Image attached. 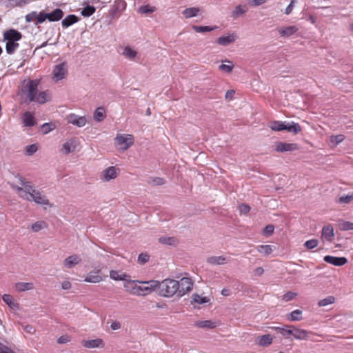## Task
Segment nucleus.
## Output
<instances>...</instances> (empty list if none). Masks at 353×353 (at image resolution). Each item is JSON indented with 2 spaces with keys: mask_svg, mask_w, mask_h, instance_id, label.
Segmentation results:
<instances>
[{
  "mask_svg": "<svg viewBox=\"0 0 353 353\" xmlns=\"http://www.w3.org/2000/svg\"><path fill=\"white\" fill-rule=\"evenodd\" d=\"M239 210L241 214H247L250 212V208L246 204H241L239 206Z\"/></svg>",
  "mask_w": 353,
  "mask_h": 353,
  "instance_id": "obj_56",
  "label": "nucleus"
},
{
  "mask_svg": "<svg viewBox=\"0 0 353 353\" xmlns=\"http://www.w3.org/2000/svg\"><path fill=\"white\" fill-rule=\"evenodd\" d=\"M302 319V311L295 310L291 312L288 316V320L290 321H297Z\"/></svg>",
  "mask_w": 353,
  "mask_h": 353,
  "instance_id": "obj_38",
  "label": "nucleus"
},
{
  "mask_svg": "<svg viewBox=\"0 0 353 353\" xmlns=\"http://www.w3.org/2000/svg\"><path fill=\"white\" fill-rule=\"evenodd\" d=\"M42 129L45 134L48 133L49 132L52 131L54 128H52L51 124L48 123H46L42 125Z\"/></svg>",
  "mask_w": 353,
  "mask_h": 353,
  "instance_id": "obj_64",
  "label": "nucleus"
},
{
  "mask_svg": "<svg viewBox=\"0 0 353 353\" xmlns=\"http://www.w3.org/2000/svg\"><path fill=\"white\" fill-rule=\"evenodd\" d=\"M334 302L335 298L333 296H328L326 298L320 300L318 303V305L319 307H325L334 303Z\"/></svg>",
  "mask_w": 353,
  "mask_h": 353,
  "instance_id": "obj_42",
  "label": "nucleus"
},
{
  "mask_svg": "<svg viewBox=\"0 0 353 353\" xmlns=\"http://www.w3.org/2000/svg\"><path fill=\"white\" fill-rule=\"evenodd\" d=\"M3 39L8 41H19L22 38V34L20 32L14 29H10L3 32Z\"/></svg>",
  "mask_w": 353,
  "mask_h": 353,
  "instance_id": "obj_12",
  "label": "nucleus"
},
{
  "mask_svg": "<svg viewBox=\"0 0 353 353\" xmlns=\"http://www.w3.org/2000/svg\"><path fill=\"white\" fill-rule=\"evenodd\" d=\"M50 99V94L47 91H42L37 94L33 102L44 103Z\"/></svg>",
  "mask_w": 353,
  "mask_h": 353,
  "instance_id": "obj_31",
  "label": "nucleus"
},
{
  "mask_svg": "<svg viewBox=\"0 0 353 353\" xmlns=\"http://www.w3.org/2000/svg\"><path fill=\"white\" fill-rule=\"evenodd\" d=\"M46 223L43 221H37L32 225L31 229L33 232H38L40 230L43 229L45 226Z\"/></svg>",
  "mask_w": 353,
  "mask_h": 353,
  "instance_id": "obj_53",
  "label": "nucleus"
},
{
  "mask_svg": "<svg viewBox=\"0 0 353 353\" xmlns=\"http://www.w3.org/2000/svg\"><path fill=\"white\" fill-rule=\"evenodd\" d=\"M273 337L270 334L259 336L256 339V343L261 347H268L272 343Z\"/></svg>",
  "mask_w": 353,
  "mask_h": 353,
  "instance_id": "obj_23",
  "label": "nucleus"
},
{
  "mask_svg": "<svg viewBox=\"0 0 353 353\" xmlns=\"http://www.w3.org/2000/svg\"><path fill=\"white\" fill-rule=\"evenodd\" d=\"M81 262V258L78 254H72L66 257L63 261V267L66 269H72Z\"/></svg>",
  "mask_w": 353,
  "mask_h": 353,
  "instance_id": "obj_10",
  "label": "nucleus"
},
{
  "mask_svg": "<svg viewBox=\"0 0 353 353\" xmlns=\"http://www.w3.org/2000/svg\"><path fill=\"white\" fill-rule=\"evenodd\" d=\"M192 300L195 303L197 304H204L210 301V299L208 297L202 296L198 294H194L192 295Z\"/></svg>",
  "mask_w": 353,
  "mask_h": 353,
  "instance_id": "obj_41",
  "label": "nucleus"
},
{
  "mask_svg": "<svg viewBox=\"0 0 353 353\" xmlns=\"http://www.w3.org/2000/svg\"><path fill=\"white\" fill-rule=\"evenodd\" d=\"M70 341V337L67 335L61 336L58 339L57 342L59 344L66 343Z\"/></svg>",
  "mask_w": 353,
  "mask_h": 353,
  "instance_id": "obj_63",
  "label": "nucleus"
},
{
  "mask_svg": "<svg viewBox=\"0 0 353 353\" xmlns=\"http://www.w3.org/2000/svg\"><path fill=\"white\" fill-rule=\"evenodd\" d=\"M297 149V145L295 143H287L283 142H279L275 146V150L276 152H287L292 151Z\"/></svg>",
  "mask_w": 353,
  "mask_h": 353,
  "instance_id": "obj_21",
  "label": "nucleus"
},
{
  "mask_svg": "<svg viewBox=\"0 0 353 353\" xmlns=\"http://www.w3.org/2000/svg\"><path fill=\"white\" fill-rule=\"evenodd\" d=\"M237 39V35L235 33H231L225 36L219 37L216 42L222 46H227L234 43Z\"/></svg>",
  "mask_w": 353,
  "mask_h": 353,
  "instance_id": "obj_13",
  "label": "nucleus"
},
{
  "mask_svg": "<svg viewBox=\"0 0 353 353\" xmlns=\"http://www.w3.org/2000/svg\"><path fill=\"white\" fill-rule=\"evenodd\" d=\"M22 187L14 185L13 189L18 195L23 199L29 201H34L37 204L42 205H50L49 200L47 196L40 190H37L31 183V182L20 179Z\"/></svg>",
  "mask_w": 353,
  "mask_h": 353,
  "instance_id": "obj_1",
  "label": "nucleus"
},
{
  "mask_svg": "<svg viewBox=\"0 0 353 353\" xmlns=\"http://www.w3.org/2000/svg\"><path fill=\"white\" fill-rule=\"evenodd\" d=\"M3 301L12 310L19 308V303L15 302L13 297L10 294H4L2 297Z\"/></svg>",
  "mask_w": 353,
  "mask_h": 353,
  "instance_id": "obj_29",
  "label": "nucleus"
},
{
  "mask_svg": "<svg viewBox=\"0 0 353 353\" xmlns=\"http://www.w3.org/2000/svg\"><path fill=\"white\" fill-rule=\"evenodd\" d=\"M256 250L259 252H260L261 254H262L264 256H268V255L270 254L273 251L272 245H259L256 248Z\"/></svg>",
  "mask_w": 353,
  "mask_h": 353,
  "instance_id": "obj_39",
  "label": "nucleus"
},
{
  "mask_svg": "<svg viewBox=\"0 0 353 353\" xmlns=\"http://www.w3.org/2000/svg\"><path fill=\"white\" fill-rule=\"evenodd\" d=\"M39 81L37 80H30L26 84L23 89V92L30 101H33L38 94Z\"/></svg>",
  "mask_w": 353,
  "mask_h": 353,
  "instance_id": "obj_5",
  "label": "nucleus"
},
{
  "mask_svg": "<svg viewBox=\"0 0 353 353\" xmlns=\"http://www.w3.org/2000/svg\"><path fill=\"white\" fill-rule=\"evenodd\" d=\"M296 1L295 0H291L290 4L287 6V8L285 10V14H290L295 5Z\"/></svg>",
  "mask_w": 353,
  "mask_h": 353,
  "instance_id": "obj_60",
  "label": "nucleus"
},
{
  "mask_svg": "<svg viewBox=\"0 0 353 353\" xmlns=\"http://www.w3.org/2000/svg\"><path fill=\"white\" fill-rule=\"evenodd\" d=\"M115 143L120 146L122 150H126L134 144V137L132 134H118L115 139Z\"/></svg>",
  "mask_w": 353,
  "mask_h": 353,
  "instance_id": "obj_4",
  "label": "nucleus"
},
{
  "mask_svg": "<svg viewBox=\"0 0 353 353\" xmlns=\"http://www.w3.org/2000/svg\"><path fill=\"white\" fill-rule=\"evenodd\" d=\"M94 119L97 122L102 121L105 117V110L103 107L97 108L93 115Z\"/></svg>",
  "mask_w": 353,
  "mask_h": 353,
  "instance_id": "obj_30",
  "label": "nucleus"
},
{
  "mask_svg": "<svg viewBox=\"0 0 353 353\" xmlns=\"http://www.w3.org/2000/svg\"><path fill=\"white\" fill-rule=\"evenodd\" d=\"M79 21V18L74 14H69L62 20L61 24L64 28H68Z\"/></svg>",
  "mask_w": 353,
  "mask_h": 353,
  "instance_id": "obj_28",
  "label": "nucleus"
},
{
  "mask_svg": "<svg viewBox=\"0 0 353 353\" xmlns=\"http://www.w3.org/2000/svg\"><path fill=\"white\" fill-rule=\"evenodd\" d=\"M298 30L299 28L296 26H290L277 29V31L281 37H289L296 33Z\"/></svg>",
  "mask_w": 353,
  "mask_h": 353,
  "instance_id": "obj_16",
  "label": "nucleus"
},
{
  "mask_svg": "<svg viewBox=\"0 0 353 353\" xmlns=\"http://www.w3.org/2000/svg\"><path fill=\"white\" fill-rule=\"evenodd\" d=\"M285 122H282L280 121H274L269 124V127L273 131L280 132L285 130Z\"/></svg>",
  "mask_w": 353,
  "mask_h": 353,
  "instance_id": "obj_34",
  "label": "nucleus"
},
{
  "mask_svg": "<svg viewBox=\"0 0 353 353\" xmlns=\"http://www.w3.org/2000/svg\"><path fill=\"white\" fill-rule=\"evenodd\" d=\"M47 20L46 13L43 12H36V19L34 24L39 25L43 23Z\"/></svg>",
  "mask_w": 353,
  "mask_h": 353,
  "instance_id": "obj_49",
  "label": "nucleus"
},
{
  "mask_svg": "<svg viewBox=\"0 0 353 353\" xmlns=\"http://www.w3.org/2000/svg\"><path fill=\"white\" fill-rule=\"evenodd\" d=\"M156 10V8L154 6H150L149 5L142 6L139 8L138 12L141 14H149L152 13Z\"/></svg>",
  "mask_w": 353,
  "mask_h": 353,
  "instance_id": "obj_48",
  "label": "nucleus"
},
{
  "mask_svg": "<svg viewBox=\"0 0 353 353\" xmlns=\"http://www.w3.org/2000/svg\"><path fill=\"white\" fill-rule=\"evenodd\" d=\"M319 244V241L317 239H313L310 240H307L304 243V247L307 250H312L317 247Z\"/></svg>",
  "mask_w": 353,
  "mask_h": 353,
  "instance_id": "obj_50",
  "label": "nucleus"
},
{
  "mask_svg": "<svg viewBox=\"0 0 353 353\" xmlns=\"http://www.w3.org/2000/svg\"><path fill=\"white\" fill-rule=\"evenodd\" d=\"M34 288V284L28 282H19L14 285L15 290L19 292L32 290Z\"/></svg>",
  "mask_w": 353,
  "mask_h": 353,
  "instance_id": "obj_24",
  "label": "nucleus"
},
{
  "mask_svg": "<svg viewBox=\"0 0 353 353\" xmlns=\"http://www.w3.org/2000/svg\"><path fill=\"white\" fill-rule=\"evenodd\" d=\"M228 261V258L224 256H212L207 259L208 263L212 265H223Z\"/></svg>",
  "mask_w": 353,
  "mask_h": 353,
  "instance_id": "obj_25",
  "label": "nucleus"
},
{
  "mask_svg": "<svg viewBox=\"0 0 353 353\" xmlns=\"http://www.w3.org/2000/svg\"><path fill=\"white\" fill-rule=\"evenodd\" d=\"M178 296L181 297L192 290L193 281L188 277H183L178 281Z\"/></svg>",
  "mask_w": 353,
  "mask_h": 353,
  "instance_id": "obj_6",
  "label": "nucleus"
},
{
  "mask_svg": "<svg viewBox=\"0 0 353 353\" xmlns=\"http://www.w3.org/2000/svg\"><path fill=\"white\" fill-rule=\"evenodd\" d=\"M150 256L146 253H141L138 256V263L144 264L149 261Z\"/></svg>",
  "mask_w": 353,
  "mask_h": 353,
  "instance_id": "obj_55",
  "label": "nucleus"
},
{
  "mask_svg": "<svg viewBox=\"0 0 353 353\" xmlns=\"http://www.w3.org/2000/svg\"><path fill=\"white\" fill-rule=\"evenodd\" d=\"M61 285L63 290H67L72 288V283L69 280H65L61 282Z\"/></svg>",
  "mask_w": 353,
  "mask_h": 353,
  "instance_id": "obj_62",
  "label": "nucleus"
},
{
  "mask_svg": "<svg viewBox=\"0 0 353 353\" xmlns=\"http://www.w3.org/2000/svg\"><path fill=\"white\" fill-rule=\"evenodd\" d=\"M47 20L50 22L58 21L63 17V12L60 8H56L52 12L46 13Z\"/></svg>",
  "mask_w": 353,
  "mask_h": 353,
  "instance_id": "obj_22",
  "label": "nucleus"
},
{
  "mask_svg": "<svg viewBox=\"0 0 353 353\" xmlns=\"http://www.w3.org/2000/svg\"><path fill=\"white\" fill-rule=\"evenodd\" d=\"M157 284L155 286V290L159 288V294L162 296L172 297L174 294L178 296L179 283L178 281L174 279H165L161 282L156 281Z\"/></svg>",
  "mask_w": 353,
  "mask_h": 353,
  "instance_id": "obj_3",
  "label": "nucleus"
},
{
  "mask_svg": "<svg viewBox=\"0 0 353 353\" xmlns=\"http://www.w3.org/2000/svg\"><path fill=\"white\" fill-rule=\"evenodd\" d=\"M19 44L16 41H6V50L8 54H12L18 49Z\"/></svg>",
  "mask_w": 353,
  "mask_h": 353,
  "instance_id": "obj_35",
  "label": "nucleus"
},
{
  "mask_svg": "<svg viewBox=\"0 0 353 353\" xmlns=\"http://www.w3.org/2000/svg\"><path fill=\"white\" fill-rule=\"evenodd\" d=\"M119 169L115 166H110L102 171L100 175V179L103 182H108L115 179L119 173Z\"/></svg>",
  "mask_w": 353,
  "mask_h": 353,
  "instance_id": "obj_7",
  "label": "nucleus"
},
{
  "mask_svg": "<svg viewBox=\"0 0 353 353\" xmlns=\"http://www.w3.org/2000/svg\"><path fill=\"white\" fill-rule=\"evenodd\" d=\"M323 260L326 263L332 264L335 266H342L347 262V260L345 257H336L330 255H327L324 256Z\"/></svg>",
  "mask_w": 353,
  "mask_h": 353,
  "instance_id": "obj_14",
  "label": "nucleus"
},
{
  "mask_svg": "<svg viewBox=\"0 0 353 353\" xmlns=\"http://www.w3.org/2000/svg\"><path fill=\"white\" fill-rule=\"evenodd\" d=\"M36 19V11H32L26 15V21L27 22H32Z\"/></svg>",
  "mask_w": 353,
  "mask_h": 353,
  "instance_id": "obj_61",
  "label": "nucleus"
},
{
  "mask_svg": "<svg viewBox=\"0 0 353 353\" xmlns=\"http://www.w3.org/2000/svg\"><path fill=\"white\" fill-rule=\"evenodd\" d=\"M292 325H284L282 327L281 334L286 339H289L292 336Z\"/></svg>",
  "mask_w": 353,
  "mask_h": 353,
  "instance_id": "obj_47",
  "label": "nucleus"
},
{
  "mask_svg": "<svg viewBox=\"0 0 353 353\" xmlns=\"http://www.w3.org/2000/svg\"><path fill=\"white\" fill-rule=\"evenodd\" d=\"M23 123L26 127H32L37 124L34 113L26 112L22 115Z\"/></svg>",
  "mask_w": 353,
  "mask_h": 353,
  "instance_id": "obj_20",
  "label": "nucleus"
},
{
  "mask_svg": "<svg viewBox=\"0 0 353 353\" xmlns=\"http://www.w3.org/2000/svg\"><path fill=\"white\" fill-rule=\"evenodd\" d=\"M225 61L230 64H221L219 66V69L222 72L230 73L234 68V65L229 60H225Z\"/></svg>",
  "mask_w": 353,
  "mask_h": 353,
  "instance_id": "obj_45",
  "label": "nucleus"
},
{
  "mask_svg": "<svg viewBox=\"0 0 353 353\" xmlns=\"http://www.w3.org/2000/svg\"><path fill=\"white\" fill-rule=\"evenodd\" d=\"M121 54L130 61H136L138 57V52L132 47L127 46L123 48Z\"/></svg>",
  "mask_w": 353,
  "mask_h": 353,
  "instance_id": "obj_17",
  "label": "nucleus"
},
{
  "mask_svg": "<svg viewBox=\"0 0 353 353\" xmlns=\"http://www.w3.org/2000/svg\"><path fill=\"white\" fill-rule=\"evenodd\" d=\"M159 241L163 244L172 245L174 242V239L171 237H161Z\"/></svg>",
  "mask_w": 353,
  "mask_h": 353,
  "instance_id": "obj_57",
  "label": "nucleus"
},
{
  "mask_svg": "<svg viewBox=\"0 0 353 353\" xmlns=\"http://www.w3.org/2000/svg\"><path fill=\"white\" fill-rule=\"evenodd\" d=\"M81 343L84 347L89 349L103 348L105 347L103 340L99 338L91 340H83Z\"/></svg>",
  "mask_w": 353,
  "mask_h": 353,
  "instance_id": "obj_11",
  "label": "nucleus"
},
{
  "mask_svg": "<svg viewBox=\"0 0 353 353\" xmlns=\"http://www.w3.org/2000/svg\"><path fill=\"white\" fill-rule=\"evenodd\" d=\"M110 277L115 281H123L124 282L128 281V279H126V277H128L127 274L116 270L110 271Z\"/></svg>",
  "mask_w": 353,
  "mask_h": 353,
  "instance_id": "obj_32",
  "label": "nucleus"
},
{
  "mask_svg": "<svg viewBox=\"0 0 353 353\" xmlns=\"http://www.w3.org/2000/svg\"><path fill=\"white\" fill-rule=\"evenodd\" d=\"M110 328L112 330H118L121 328V323L118 321H113L110 324Z\"/></svg>",
  "mask_w": 353,
  "mask_h": 353,
  "instance_id": "obj_59",
  "label": "nucleus"
},
{
  "mask_svg": "<svg viewBox=\"0 0 353 353\" xmlns=\"http://www.w3.org/2000/svg\"><path fill=\"white\" fill-rule=\"evenodd\" d=\"M103 276L101 275V270L91 271L85 279V281L92 283H97L103 281Z\"/></svg>",
  "mask_w": 353,
  "mask_h": 353,
  "instance_id": "obj_18",
  "label": "nucleus"
},
{
  "mask_svg": "<svg viewBox=\"0 0 353 353\" xmlns=\"http://www.w3.org/2000/svg\"><path fill=\"white\" fill-rule=\"evenodd\" d=\"M339 226L341 230L344 231L353 230V223L350 221L341 220L339 221Z\"/></svg>",
  "mask_w": 353,
  "mask_h": 353,
  "instance_id": "obj_44",
  "label": "nucleus"
},
{
  "mask_svg": "<svg viewBox=\"0 0 353 353\" xmlns=\"http://www.w3.org/2000/svg\"><path fill=\"white\" fill-rule=\"evenodd\" d=\"M274 228L272 225H268L263 229V234L267 236L271 235L274 232Z\"/></svg>",
  "mask_w": 353,
  "mask_h": 353,
  "instance_id": "obj_58",
  "label": "nucleus"
},
{
  "mask_svg": "<svg viewBox=\"0 0 353 353\" xmlns=\"http://www.w3.org/2000/svg\"><path fill=\"white\" fill-rule=\"evenodd\" d=\"M297 296V293L293 292H288L283 295L282 299L287 302L294 299Z\"/></svg>",
  "mask_w": 353,
  "mask_h": 353,
  "instance_id": "obj_54",
  "label": "nucleus"
},
{
  "mask_svg": "<svg viewBox=\"0 0 353 353\" xmlns=\"http://www.w3.org/2000/svg\"><path fill=\"white\" fill-rule=\"evenodd\" d=\"M247 11H248V8H247L246 6L239 5L232 11V17L234 18H237L239 16L245 14Z\"/></svg>",
  "mask_w": 353,
  "mask_h": 353,
  "instance_id": "obj_37",
  "label": "nucleus"
},
{
  "mask_svg": "<svg viewBox=\"0 0 353 353\" xmlns=\"http://www.w3.org/2000/svg\"><path fill=\"white\" fill-rule=\"evenodd\" d=\"M157 284L156 281H139L137 280L125 281L123 283L125 290L132 295L146 296L155 290V286Z\"/></svg>",
  "mask_w": 353,
  "mask_h": 353,
  "instance_id": "obj_2",
  "label": "nucleus"
},
{
  "mask_svg": "<svg viewBox=\"0 0 353 353\" xmlns=\"http://www.w3.org/2000/svg\"><path fill=\"white\" fill-rule=\"evenodd\" d=\"M66 121L68 123L79 128L85 126L88 122L87 118L85 116H79L73 113L67 115Z\"/></svg>",
  "mask_w": 353,
  "mask_h": 353,
  "instance_id": "obj_8",
  "label": "nucleus"
},
{
  "mask_svg": "<svg viewBox=\"0 0 353 353\" xmlns=\"http://www.w3.org/2000/svg\"><path fill=\"white\" fill-rule=\"evenodd\" d=\"M68 72L67 64L64 62L56 65L53 70V78L59 81L65 78Z\"/></svg>",
  "mask_w": 353,
  "mask_h": 353,
  "instance_id": "obj_9",
  "label": "nucleus"
},
{
  "mask_svg": "<svg viewBox=\"0 0 353 353\" xmlns=\"http://www.w3.org/2000/svg\"><path fill=\"white\" fill-rule=\"evenodd\" d=\"M285 130L297 134L301 132V128L299 123H292V124H285Z\"/></svg>",
  "mask_w": 353,
  "mask_h": 353,
  "instance_id": "obj_40",
  "label": "nucleus"
},
{
  "mask_svg": "<svg viewBox=\"0 0 353 353\" xmlns=\"http://www.w3.org/2000/svg\"><path fill=\"white\" fill-rule=\"evenodd\" d=\"M200 8L197 7L188 8L182 12V14L185 19H190L198 15Z\"/></svg>",
  "mask_w": 353,
  "mask_h": 353,
  "instance_id": "obj_27",
  "label": "nucleus"
},
{
  "mask_svg": "<svg viewBox=\"0 0 353 353\" xmlns=\"http://www.w3.org/2000/svg\"><path fill=\"white\" fill-rule=\"evenodd\" d=\"M345 139L344 135L343 134H338L335 136H331L330 137V142L332 143L334 146L341 143Z\"/></svg>",
  "mask_w": 353,
  "mask_h": 353,
  "instance_id": "obj_51",
  "label": "nucleus"
},
{
  "mask_svg": "<svg viewBox=\"0 0 353 353\" xmlns=\"http://www.w3.org/2000/svg\"><path fill=\"white\" fill-rule=\"evenodd\" d=\"M334 236V228L331 225H325L322 229L321 239L331 242Z\"/></svg>",
  "mask_w": 353,
  "mask_h": 353,
  "instance_id": "obj_15",
  "label": "nucleus"
},
{
  "mask_svg": "<svg viewBox=\"0 0 353 353\" xmlns=\"http://www.w3.org/2000/svg\"><path fill=\"white\" fill-rule=\"evenodd\" d=\"M192 28L196 32L199 33H205L207 32H211L214 30H216L218 27L216 26H192Z\"/></svg>",
  "mask_w": 353,
  "mask_h": 353,
  "instance_id": "obj_36",
  "label": "nucleus"
},
{
  "mask_svg": "<svg viewBox=\"0 0 353 353\" xmlns=\"http://www.w3.org/2000/svg\"><path fill=\"white\" fill-rule=\"evenodd\" d=\"M76 148V141L74 139H70L63 144L62 151L64 154H68L73 152Z\"/></svg>",
  "mask_w": 353,
  "mask_h": 353,
  "instance_id": "obj_26",
  "label": "nucleus"
},
{
  "mask_svg": "<svg viewBox=\"0 0 353 353\" xmlns=\"http://www.w3.org/2000/svg\"><path fill=\"white\" fill-rule=\"evenodd\" d=\"M195 325L200 328H214L216 326V323L210 320H205L196 321Z\"/></svg>",
  "mask_w": 353,
  "mask_h": 353,
  "instance_id": "obj_33",
  "label": "nucleus"
},
{
  "mask_svg": "<svg viewBox=\"0 0 353 353\" xmlns=\"http://www.w3.org/2000/svg\"><path fill=\"white\" fill-rule=\"evenodd\" d=\"M352 201H353V192H350L347 194L341 196L339 198L337 202L339 203L347 204V203H351Z\"/></svg>",
  "mask_w": 353,
  "mask_h": 353,
  "instance_id": "obj_43",
  "label": "nucleus"
},
{
  "mask_svg": "<svg viewBox=\"0 0 353 353\" xmlns=\"http://www.w3.org/2000/svg\"><path fill=\"white\" fill-rule=\"evenodd\" d=\"M292 336L297 340H306L309 337V332L293 326Z\"/></svg>",
  "mask_w": 353,
  "mask_h": 353,
  "instance_id": "obj_19",
  "label": "nucleus"
},
{
  "mask_svg": "<svg viewBox=\"0 0 353 353\" xmlns=\"http://www.w3.org/2000/svg\"><path fill=\"white\" fill-rule=\"evenodd\" d=\"M95 12V8L92 6H87L81 10V14L83 17H88L92 15Z\"/></svg>",
  "mask_w": 353,
  "mask_h": 353,
  "instance_id": "obj_46",
  "label": "nucleus"
},
{
  "mask_svg": "<svg viewBox=\"0 0 353 353\" xmlns=\"http://www.w3.org/2000/svg\"><path fill=\"white\" fill-rule=\"evenodd\" d=\"M38 150V147L36 144H31L26 148V154L31 156L34 154Z\"/></svg>",
  "mask_w": 353,
  "mask_h": 353,
  "instance_id": "obj_52",
  "label": "nucleus"
}]
</instances>
